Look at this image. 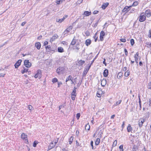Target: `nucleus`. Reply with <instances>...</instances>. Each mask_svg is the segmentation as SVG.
Instances as JSON below:
<instances>
[{
    "instance_id": "nucleus-1",
    "label": "nucleus",
    "mask_w": 151,
    "mask_h": 151,
    "mask_svg": "<svg viewBox=\"0 0 151 151\" xmlns=\"http://www.w3.org/2000/svg\"><path fill=\"white\" fill-rule=\"evenodd\" d=\"M65 70V68L64 67H60L57 69L56 72L58 74L60 75L64 73Z\"/></svg>"
},
{
    "instance_id": "nucleus-2",
    "label": "nucleus",
    "mask_w": 151,
    "mask_h": 151,
    "mask_svg": "<svg viewBox=\"0 0 151 151\" xmlns=\"http://www.w3.org/2000/svg\"><path fill=\"white\" fill-rule=\"evenodd\" d=\"M146 17L145 14L144 13H142L141 14L139 17V21L140 22H143L146 20Z\"/></svg>"
},
{
    "instance_id": "nucleus-3",
    "label": "nucleus",
    "mask_w": 151,
    "mask_h": 151,
    "mask_svg": "<svg viewBox=\"0 0 151 151\" xmlns=\"http://www.w3.org/2000/svg\"><path fill=\"white\" fill-rule=\"evenodd\" d=\"M24 64L25 66L27 68H29L31 66V63L28 60H25L24 61Z\"/></svg>"
},
{
    "instance_id": "nucleus-4",
    "label": "nucleus",
    "mask_w": 151,
    "mask_h": 151,
    "mask_svg": "<svg viewBox=\"0 0 151 151\" xmlns=\"http://www.w3.org/2000/svg\"><path fill=\"white\" fill-rule=\"evenodd\" d=\"M41 77V72L40 70H38L37 73L35 76V78H38L39 79Z\"/></svg>"
},
{
    "instance_id": "nucleus-5",
    "label": "nucleus",
    "mask_w": 151,
    "mask_h": 151,
    "mask_svg": "<svg viewBox=\"0 0 151 151\" xmlns=\"http://www.w3.org/2000/svg\"><path fill=\"white\" fill-rule=\"evenodd\" d=\"M58 37V35L56 34H54V35L52 36V37L50 39V42H52L53 41H54L56 39H57Z\"/></svg>"
},
{
    "instance_id": "nucleus-6",
    "label": "nucleus",
    "mask_w": 151,
    "mask_h": 151,
    "mask_svg": "<svg viewBox=\"0 0 151 151\" xmlns=\"http://www.w3.org/2000/svg\"><path fill=\"white\" fill-rule=\"evenodd\" d=\"M132 6H126L122 10V12H128L129 10V9Z\"/></svg>"
},
{
    "instance_id": "nucleus-7",
    "label": "nucleus",
    "mask_w": 151,
    "mask_h": 151,
    "mask_svg": "<svg viewBox=\"0 0 151 151\" xmlns=\"http://www.w3.org/2000/svg\"><path fill=\"white\" fill-rule=\"evenodd\" d=\"M22 60H19L14 65L15 68H18L19 66L21 65Z\"/></svg>"
},
{
    "instance_id": "nucleus-8",
    "label": "nucleus",
    "mask_w": 151,
    "mask_h": 151,
    "mask_svg": "<svg viewBox=\"0 0 151 151\" xmlns=\"http://www.w3.org/2000/svg\"><path fill=\"white\" fill-rule=\"evenodd\" d=\"M73 28V27L71 26L68 27L64 32V35H65L66 33H68L70 32V31L72 30Z\"/></svg>"
},
{
    "instance_id": "nucleus-9",
    "label": "nucleus",
    "mask_w": 151,
    "mask_h": 151,
    "mask_svg": "<svg viewBox=\"0 0 151 151\" xmlns=\"http://www.w3.org/2000/svg\"><path fill=\"white\" fill-rule=\"evenodd\" d=\"M21 138L25 140H27V135H26L25 133H23L21 135Z\"/></svg>"
},
{
    "instance_id": "nucleus-10",
    "label": "nucleus",
    "mask_w": 151,
    "mask_h": 151,
    "mask_svg": "<svg viewBox=\"0 0 151 151\" xmlns=\"http://www.w3.org/2000/svg\"><path fill=\"white\" fill-rule=\"evenodd\" d=\"M55 146V144L52 142L50 144V145L48 146V150H50L53 148Z\"/></svg>"
},
{
    "instance_id": "nucleus-11",
    "label": "nucleus",
    "mask_w": 151,
    "mask_h": 151,
    "mask_svg": "<svg viewBox=\"0 0 151 151\" xmlns=\"http://www.w3.org/2000/svg\"><path fill=\"white\" fill-rule=\"evenodd\" d=\"M145 14V16H146L147 17H149L151 16V12L149 10H147Z\"/></svg>"
},
{
    "instance_id": "nucleus-12",
    "label": "nucleus",
    "mask_w": 151,
    "mask_h": 151,
    "mask_svg": "<svg viewBox=\"0 0 151 151\" xmlns=\"http://www.w3.org/2000/svg\"><path fill=\"white\" fill-rule=\"evenodd\" d=\"M106 79H103L101 82V84L102 86L104 87L106 85Z\"/></svg>"
},
{
    "instance_id": "nucleus-13",
    "label": "nucleus",
    "mask_w": 151,
    "mask_h": 151,
    "mask_svg": "<svg viewBox=\"0 0 151 151\" xmlns=\"http://www.w3.org/2000/svg\"><path fill=\"white\" fill-rule=\"evenodd\" d=\"M35 46L38 50H39L41 47L40 43L38 42H37L35 43Z\"/></svg>"
},
{
    "instance_id": "nucleus-14",
    "label": "nucleus",
    "mask_w": 151,
    "mask_h": 151,
    "mask_svg": "<svg viewBox=\"0 0 151 151\" xmlns=\"http://www.w3.org/2000/svg\"><path fill=\"white\" fill-rule=\"evenodd\" d=\"M91 42V41L90 39H88L86 40L85 42V44L87 46H88L90 45Z\"/></svg>"
},
{
    "instance_id": "nucleus-15",
    "label": "nucleus",
    "mask_w": 151,
    "mask_h": 151,
    "mask_svg": "<svg viewBox=\"0 0 151 151\" xmlns=\"http://www.w3.org/2000/svg\"><path fill=\"white\" fill-rule=\"evenodd\" d=\"M103 74L104 77H107L108 74V70L107 69H105L104 71Z\"/></svg>"
},
{
    "instance_id": "nucleus-16",
    "label": "nucleus",
    "mask_w": 151,
    "mask_h": 151,
    "mask_svg": "<svg viewBox=\"0 0 151 151\" xmlns=\"http://www.w3.org/2000/svg\"><path fill=\"white\" fill-rule=\"evenodd\" d=\"M109 4V3L107 2L104 3L102 6V8L104 9H105L108 6Z\"/></svg>"
},
{
    "instance_id": "nucleus-17",
    "label": "nucleus",
    "mask_w": 151,
    "mask_h": 151,
    "mask_svg": "<svg viewBox=\"0 0 151 151\" xmlns=\"http://www.w3.org/2000/svg\"><path fill=\"white\" fill-rule=\"evenodd\" d=\"M139 56V53L138 52H137L136 54L135 55L134 57L135 58V61L137 63V64L138 63V57Z\"/></svg>"
},
{
    "instance_id": "nucleus-18",
    "label": "nucleus",
    "mask_w": 151,
    "mask_h": 151,
    "mask_svg": "<svg viewBox=\"0 0 151 151\" xmlns=\"http://www.w3.org/2000/svg\"><path fill=\"white\" fill-rule=\"evenodd\" d=\"M91 14V12L86 11L84 12L83 14L85 15L86 16H88Z\"/></svg>"
},
{
    "instance_id": "nucleus-19",
    "label": "nucleus",
    "mask_w": 151,
    "mask_h": 151,
    "mask_svg": "<svg viewBox=\"0 0 151 151\" xmlns=\"http://www.w3.org/2000/svg\"><path fill=\"white\" fill-rule=\"evenodd\" d=\"M121 100H119L118 101H116V103H115L114 104L112 108H114L115 106L119 105L121 103Z\"/></svg>"
},
{
    "instance_id": "nucleus-20",
    "label": "nucleus",
    "mask_w": 151,
    "mask_h": 151,
    "mask_svg": "<svg viewBox=\"0 0 151 151\" xmlns=\"http://www.w3.org/2000/svg\"><path fill=\"white\" fill-rule=\"evenodd\" d=\"M102 92L101 91H100V90H98L97 93V96L99 97H100L102 93Z\"/></svg>"
},
{
    "instance_id": "nucleus-21",
    "label": "nucleus",
    "mask_w": 151,
    "mask_h": 151,
    "mask_svg": "<svg viewBox=\"0 0 151 151\" xmlns=\"http://www.w3.org/2000/svg\"><path fill=\"white\" fill-rule=\"evenodd\" d=\"M123 73L122 72H119L117 76V77L118 79H120L123 76Z\"/></svg>"
},
{
    "instance_id": "nucleus-22",
    "label": "nucleus",
    "mask_w": 151,
    "mask_h": 151,
    "mask_svg": "<svg viewBox=\"0 0 151 151\" xmlns=\"http://www.w3.org/2000/svg\"><path fill=\"white\" fill-rule=\"evenodd\" d=\"M132 130V128L131 127V126L130 124H129L128 125V126L127 127V132H130Z\"/></svg>"
},
{
    "instance_id": "nucleus-23",
    "label": "nucleus",
    "mask_w": 151,
    "mask_h": 151,
    "mask_svg": "<svg viewBox=\"0 0 151 151\" xmlns=\"http://www.w3.org/2000/svg\"><path fill=\"white\" fill-rule=\"evenodd\" d=\"M117 144V140H115L114 142L113 145H112V147H111V151H112L113 147H114L116 146Z\"/></svg>"
},
{
    "instance_id": "nucleus-24",
    "label": "nucleus",
    "mask_w": 151,
    "mask_h": 151,
    "mask_svg": "<svg viewBox=\"0 0 151 151\" xmlns=\"http://www.w3.org/2000/svg\"><path fill=\"white\" fill-rule=\"evenodd\" d=\"M130 74V71L129 70H127L126 72H125L124 76L126 77H128Z\"/></svg>"
},
{
    "instance_id": "nucleus-25",
    "label": "nucleus",
    "mask_w": 151,
    "mask_h": 151,
    "mask_svg": "<svg viewBox=\"0 0 151 151\" xmlns=\"http://www.w3.org/2000/svg\"><path fill=\"white\" fill-rule=\"evenodd\" d=\"M135 9L134 8H130L129 9V10L130 11L129 13H133L135 12Z\"/></svg>"
},
{
    "instance_id": "nucleus-26",
    "label": "nucleus",
    "mask_w": 151,
    "mask_h": 151,
    "mask_svg": "<svg viewBox=\"0 0 151 151\" xmlns=\"http://www.w3.org/2000/svg\"><path fill=\"white\" fill-rule=\"evenodd\" d=\"M64 19H65L64 18H63L62 19H58L57 18L56 19V22H57L61 23L62 22H63L64 20Z\"/></svg>"
},
{
    "instance_id": "nucleus-27",
    "label": "nucleus",
    "mask_w": 151,
    "mask_h": 151,
    "mask_svg": "<svg viewBox=\"0 0 151 151\" xmlns=\"http://www.w3.org/2000/svg\"><path fill=\"white\" fill-rule=\"evenodd\" d=\"M85 129L86 130H89L90 129V126L88 123L86 125Z\"/></svg>"
},
{
    "instance_id": "nucleus-28",
    "label": "nucleus",
    "mask_w": 151,
    "mask_h": 151,
    "mask_svg": "<svg viewBox=\"0 0 151 151\" xmlns=\"http://www.w3.org/2000/svg\"><path fill=\"white\" fill-rule=\"evenodd\" d=\"M100 142V139L99 138H97L95 142V145H99Z\"/></svg>"
},
{
    "instance_id": "nucleus-29",
    "label": "nucleus",
    "mask_w": 151,
    "mask_h": 151,
    "mask_svg": "<svg viewBox=\"0 0 151 151\" xmlns=\"http://www.w3.org/2000/svg\"><path fill=\"white\" fill-rule=\"evenodd\" d=\"M58 51L59 52H63V49L62 47H58Z\"/></svg>"
},
{
    "instance_id": "nucleus-30",
    "label": "nucleus",
    "mask_w": 151,
    "mask_h": 151,
    "mask_svg": "<svg viewBox=\"0 0 151 151\" xmlns=\"http://www.w3.org/2000/svg\"><path fill=\"white\" fill-rule=\"evenodd\" d=\"M72 79V77L71 76H69L68 77H67L66 79L65 82H67V81L69 80H71Z\"/></svg>"
},
{
    "instance_id": "nucleus-31",
    "label": "nucleus",
    "mask_w": 151,
    "mask_h": 151,
    "mask_svg": "<svg viewBox=\"0 0 151 151\" xmlns=\"http://www.w3.org/2000/svg\"><path fill=\"white\" fill-rule=\"evenodd\" d=\"M85 62L84 61L81 60L78 62V63L80 65H83Z\"/></svg>"
},
{
    "instance_id": "nucleus-32",
    "label": "nucleus",
    "mask_w": 151,
    "mask_h": 151,
    "mask_svg": "<svg viewBox=\"0 0 151 151\" xmlns=\"http://www.w3.org/2000/svg\"><path fill=\"white\" fill-rule=\"evenodd\" d=\"M28 71V69L27 68H24V69L23 70H22L21 73L22 74H24L25 73L27 72Z\"/></svg>"
},
{
    "instance_id": "nucleus-33",
    "label": "nucleus",
    "mask_w": 151,
    "mask_h": 151,
    "mask_svg": "<svg viewBox=\"0 0 151 151\" xmlns=\"http://www.w3.org/2000/svg\"><path fill=\"white\" fill-rule=\"evenodd\" d=\"M73 140V136H71L69 139V144L71 145L72 143Z\"/></svg>"
},
{
    "instance_id": "nucleus-34",
    "label": "nucleus",
    "mask_w": 151,
    "mask_h": 151,
    "mask_svg": "<svg viewBox=\"0 0 151 151\" xmlns=\"http://www.w3.org/2000/svg\"><path fill=\"white\" fill-rule=\"evenodd\" d=\"M144 122V120H142L141 121V122H139V124L140 127H141L142 124Z\"/></svg>"
},
{
    "instance_id": "nucleus-35",
    "label": "nucleus",
    "mask_w": 151,
    "mask_h": 151,
    "mask_svg": "<svg viewBox=\"0 0 151 151\" xmlns=\"http://www.w3.org/2000/svg\"><path fill=\"white\" fill-rule=\"evenodd\" d=\"M88 70V69H87V68L84 69L83 72V76H85L86 75Z\"/></svg>"
},
{
    "instance_id": "nucleus-36",
    "label": "nucleus",
    "mask_w": 151,
    "mask_h": 151,
    "mask_svg": "<svg viewBox=\"0 0 151 151\" xmlns=\"http://www.w3.org/2000/svg\"><path fill=\"white\" fill-rule=\"evenodd\" d=\"M62 0H56V2L57 4H59L62 3Z\"/></svg>"
},
{
    "instance_id": "nucleus-37",
    "label": "nucleus",
    "mask_w": 151,
    "mask_h": 151,
    "mask_svg": "<svg viewBox=\"0 0 151 151\" xmlns=\"http://www.w3.org/2000/svg\"><path fill=\"white\" fill-rule=\"evenodd\" d=\"M76 40L75 39H74V38H73V40L71 42V44L72 45H74L76 44Z\"/></svg>"
},
{
    "instance_id": "nucleus-38",
    "label": "nucleus",
    "mask_w": 151,
    "mask_h": 151,
    "mask_svg": "<svg viewBox=\"0 0 151 151\" xmlns=\"http://www.w3.org/2000/svg\"><path fill=\"white\" fill-rule=\"evenodd\" d=\"M138 2L137 1H135L133 3L132 5L131 6H137L138 4Z\"/></svg>"
},
{
    "instance_id": "nucleus-39",
    "label": "nucleus",
    "mask_w": 151,
    "mask_h": 151,
    "mask_svg": "<svg viewBox=\"0 0 151 151\" xmlns=\"http://www.w3.org/2000/svg\"><path fill=\"white\" fill-rule=\"evenodd\" d=\"M105 35V32L103 31H101L100 33V36L104 37Z\"/></svg>"
},
{
    "instance_id": "nucleus-40",
    "label": "nucleus",
    "mask_w": 151,
    "mask_h": 151,
    "mask_svg": "<svg viewBox=\"0 0 151 151\" xmlns=\"http://www.w3.org/2000/svg\"><path fill=\"white\" fill-rule=\"evenodd\" d=\"M130 42L131 43V45H132V46L133 45L134 43V39H131Z\"/></svg>"
},
{
    "instance_id": "nucleus-41",
    "label": "nucleus",
    "mask_w": 151,
    "mask_h": 151,
    "mask_svg": "<svg viewBox=\"0 0 151 151\" xmlns=\"http://www.w3.org/2000/svg\"><path fill=\"white\" fill-rule=\"evenodd\" d=\"M58 81V79H57V78H53L52 80V81L53 83H55V82H57Z\"/></svg>"
},
{
    "instance_id": "nucleus-42",
    "label": "nucleus",
    "mask_w": 151,
    "mask_h": 151,
    "mask_svg": "<svg viewBox=\"0 0 151 151\" xmlns=\"http://www.w3.org/2000/svg\"><path fill=\"white\" fill-rule=\"evenodd\" d=\"M96 33L93 36V38L95 39V41L96 42L97 40V37H96Z\"/></svg>"
},
{
    "instance_id": "nucleus-43",
    "label": "nucleus",
    "mask_w": 151,
    "mask_h": 151,
    "mask_svg": "<svg viewBox=\"0 0 151 151\" xmlns=\"http://www.w3.org/2000/svg\"><path fill=\"white\" fill-rule=\"evenodd\" d=\"M76 91H74V90H73V91H72V92L71 93V95L75 96V95H76Z\"/></svg>"
},
{
    "instance_id": "nucleus-44",
    "label": "nucleus",
    "mask_w": 151,
    "mask_h": 151,
    "mask_svg": "<svg viewBox=\"0 0 151 151\" xmlns=\"http://www.w3.org/2000/svg\"><path fill=\"white\" fill-rule=\"evenodd\" d=\"M80 113H78L76 114V118L78 119L80 116Z\"/></svg>"
},
{
    "instance_id": "nucleus-45",
    "label": "nucleus",
    "mask_w": 151,
    "mask_h": 151,
    "mask_svg": "<svg viewBox=\"0 0 151 151\" xmlns=\"http://www.w3.org/2000/svg\"><path fill=\"white\" fill-rule=\"evenodd\" d=\"M51 48V47L50 45H47L46 47V49L47 50H50Z\"/></svg>"
},
{
    "instance_id": "nucleus-46",
    "label": "nucleus",
    "mask_w": 151,
    "mask_h": 151,
    "mask_svg": "<svg viewBox=\"0 0 151 151\" xmlns=\"http://www.w3.org/2000/svg\"><path fill=\"white\" fill-rule=\"evenodd\" d=\"M83 0H78L77 1V3L78 4H80L83 1Z\"/></svg>"
},
{
    "instance_id": "nucleus-47",
    "label": "nucleus",
    "mask_w": 151,
    "mask_h": 151,
    "mask_svg": "<svg viewBox=\"0 0 151 151\" xmlns=\"http://www.w3.org/2000/svg\"><path fill=\"white\" fill-rule=\"evenodd\" d=\"M37 144V142L35 141L33 144V146L34 147H35Z\"/></svg>"
},
{
    "instance_id": "nucleus-48",
    "label": "nucleus",
    "mask_w": 151,
    "mask_h": 151,
    "mask_svg": "<svg viewBox=\"0 0 151 151\" xmlns=\"http://www.w3.org/2000/svg\"><path fill=\"white\" fill-rule=\"evenodd\" d=\"M148 88L149 89H150L151 90V82L148 84Z\"/></svg>"
},
{
    "instance_id": "nucleus-49",
    "label": "nucleus",
    "mask_w": 151,
    "mask_h": 151,
    "mask_svg": "<svg viewBox=\"0 0 151 151\" xmlns=\"http://www.w3.org/2000/svg\"><path fill=\"white\" fill-rule=\"evenodd\" d=\"M91 145L92 147V148L93 149H94L93 146V141H91ZM95 149V148H94Z\"/></svg>"
},
{
    "instance_id": "nucleus-50",
    "label": "nucleus",
    "mask_w": 151,
    "mask_h": 151,
    "mask_svg": "<svg viewBox=\"0 0 151 151\" xmlns=\"http://www.w3.org/2000/svg\"><path fill=\"white\" fill-rule=\"evenodd\" d=\"M120 40L121 42H125L126 41V40L124 38L121 39H120Z\"/></svg>"
},
{
    "instance_id": "nucleus-51",
    "label": "nucleus",
    "mask_w": 151,
    "mask_h": 151,
    "mask_svg": "<svg viewBox=\"0 0 151 151\" xmlns=\"http://www.w3.org/2000/svg\"><path fill=\"white\" fill-rule=\"evenodd\" d=\"M76 96V95H75V96L71 95V98L73 100H75V99Z\"/></svg>"
},
{
    "instance_id": "nucleus-52",
    "label": "nucleus",
    "mask_w": 151,
    "mask_h": 151,
    "mask_svg": "<svg viewBox=\"0 0 151 151\" xmlns=\"http://www.w3.org/2000/svg\"><path fill=\"white\" fill-rule=\"evenodd\" d=\"M28 108L29 110H32V107L31 105H29L28 106Z\"/></svg>"
},
{
    "instance_id": "nucleus-53",
    "label": "nucleus",
    "mask_w": 151,
    "mask_h": 151,
    "mask_svg": "<svg viewBox=\"0 0 151 151\" xmlns=\"http://www.w3.org/2000/svg\"><path fill=\"white\" fill-rule=\"evenodd\" d=\"M124 52H125V55L127 56V55H128V51L126 49H124Z\"/></svg>"
},
{
    "instance_id": "nucleus-54",
    "label": "nucleus",
    "mask_w": 151,
    "mask_h": 151,
    "mask_svg": "<svg viewBox=\"0 0 151 151\" xmlns=\"http://www.w3.org/2000/svg\"><path fill=\"white\" fill-rule=\"evenodd\" d=\"M119 148L120 150H123V145H120L119 147Z\"/></svg>"
},
{
    "instance_id": "nucleus-55",
    "label": "nucleus",
    "mask_w": 151,
    "mask_h": 151,
    "mask_svg": "<svg viewBox=\"0 0 151 151\" xmlns=\"http://www.w3.org/2000/svg\"><path fill=\"white\" fill-rule=\"evenodd\" d=\"M99 12L98 11L95 10L94 11V12H93V14H97Z\"/></svg>"
},
{
    "instance_id": "nucleus-56",
    "label": "nucleus",
    "mask_w": 151,
    "mask_h": 151,
    "mask_svg": "<svg viewBox=\"0 0 151 151\" xmlns=\"http://www.w3.org/2000/svg\"><path fill=\"white\" fill-rule=\"evenodd\" d=\"M100 39L101 41H103L104 40L103 37L100 36Z\"/></svg>"
},
{
    "instance_id": "nucleus-57",
    "label": "nucleus",
    "mask_w": 151,
    "mask_h": 151,
    "mask_svg": "<svg viewBox=\"0 0 151 151\" xmlns=\"http://www.w3.org/2000/svg\"><path fill=\"white\" fill-rule=\"evenodd\" d=\"M26 23V22H24L21 23V25L22 26H23Z\"/></svg>"
},
{
    "instance_id": "nucleus-58",
    "label": "nucleus",
    "mask_w": 151,
    "mask_h": 151,
    "mask_svg": "<svg viewBox=\"0 0 151 151\" xmlns=\"http://www.w3.org/2000/svg\"><path fill=\"white\" fill-rule=\"evenodd\" d=\"M127 70V68L126 67H124L123 68L122 70L124 71H126Z\"/></svg>"
},
{
    "instance_id": "nucleus-59",
    "label": "nucleus",
    "mask_w": 151,
    "mask_h": 151,
    "mask_svg": "<svg viewBox=\"0 0 151 151\" xmlns=\"http://www.w3.org/2000/svg\"><path fill=\"white\" fill-rule=\"evenodd\" d=\"M62 83L61 82H58V87H60V85H62Z\"/></svg>"
},
{
    "instance_id": "nucleus-60",
    "label": "nucleus",
    "mask_w": 151,
    "mask_h": 151,
    "mask_svg": "<svg viewBox=\"0 0 151 151\" xmlns=\"http://www.w3.org/2000/svg\"><path fill=\"white\" fill-rule=\"evenodd\" d=\"M48 44V42L47 41H46L45 42H44V45H47Z\"/></svg>"
},
{
    "instance_id": "nucleus-61",
    "label": "nucleus",
    "mask_w": 151,
    "mask_h": 151,
    "mask_svg": "<svg viewBox=\"0 0 151 151\" xmlns=\"http://www.w3.org/2000/svg\"><path fill=\"white\" fill-rule=\"evenodd\" d=\"M106 60L105 59H104V61L103 62V63L106 66V63L105 62Z\"/></svg>"
},
{
    "instance_id": "nucleus-62",
    "label": "nucleus",
    "mask_w": 151,
    "mask_h": 151,
    "mask_svg": "<svg viewBox=\"0 0 151 151\" xmlns=\"http://www.w3.org/2000/svg\"><path fill=\"white\" fill-rule=\"evenodd\" d=\"M138 97H139V104H141V100H140V96H138Z\"/></svg>"
},
{
    "instance_id": "nucleus-63",
    "label": "nucleus",
    "mask_w": 151,
    "mask_h": 151,
    "mask_svg": "<svg viewBox=\"0 0 151 151\" xmlns=\"http://www.w3.org/2000/svg\"><path fill=\"white\" fill-rule=\"evenodd\" d=\"M4 75H5V74H3V73H0V77H4Z\"/></svg>"
},
{
    "instance_id": "nucleus-64",
    "label": "nucleus",
    "mask_w": 151,
    "mask_h": 151,
    "mask_svg": "<svg viewBox=\"0 0 151 151\" xmlns=\"http://www.w3.org/2000/svg\"><path fill=\"white\" fill-rule=\"evenodd\" d=\"M149 32H150V37L151 38V29L150 30Z\"/></svg>"
}]
</instances>
